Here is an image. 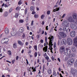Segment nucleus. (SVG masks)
<instances>
[{
	"instance_id": "f257e3e1",
	"label": "nucleus",
	"mask_w": 77,
	"mask_h": 77,
	"mask_svg": "<svg viewBox=\"0 0 77 77\" xmlns=\"http://www.w3.org/2000/svg\"><path fill=\"white\" fill-rule=\"evenodd\" d=\"M48 39H49V43L48 45H49V49L50 50L51 52V53H53V51H52V49H53V48H52V46L53 45V41H54V37L53 36H51L49 37Z\"/></svg>"
},
{
	"instance_id": "f03ea898",
	"label": "nucleus",
	"mask_w": 77,
	"mask_h": 77,
	"mask_svg": "<svg viewBox=\"0 0 77 77\" xmlns=\"http://www.w3.org/2000/svg\"><path fill=\"white\" fill-rule=\"evenodd\" d=\"M62 24L64 26L63 28V30H66V28L68 27V26L69 24V22L67 20H64L62 22Z\"/></svg>"
},
{
	"instance_id": "7ed1b4c3",
	"label": "nucleus",
	"mask_w": 77,
	"mask_h": 77,
	"mask_svg": "<svg viewBox=\"0 0 77 77\" xmlns=\"http://www.w3.org/2000/svg\"><path fill=\"white\" fill-rule=\"evenodd\" d=\"M71 53V50L70 49V48L69 47L66 48L64 51V54L66 56H68V55H69Z\"/></svg>"
},
{
	"instance_id": "20e7f679",
	"label": "nucleus",
	"mask_w": 77,
	"mask_h": 77,
	"mask_svg": "<svg viewBox=\"0 0 77 77\" xmlns=\"http://www.w3.org/2000/svg\"><path fill=\"white\" fill-rule=\"evenodd\" d=\"M75 62V60L73 58L70 59L67 61V64L69 65H72Z\"/></svg>"
},
{
	"instance_id": "39448f33",
	"label": "nucleus",
	"mask_w": 77,
	"mask_h": 77,
	"mask_svg": "<svg viewBox=\"0 0 77 77\" xmlns=\"http://www.w3.org/2000/svg\"><path fill=\"white\" fill-rule=\"evenodd\" d=\"M65 51V46H62L59 49V51L60 54H62L63 53L64 54Z\"/></svg>"
},
{
	"instance_id": "423d86ee",
	"label": "nucleus",
	"mask_w": 77,
	"mask_h": 77,
	"mask_svg": "<svg viewBox=\"0 0 77 77\" xmlns=\"http://www.w3.org/2000/svg\"><path fill=\"white\" fill-rule=\"evenodd\" d=\"M70 72L71 74H72L74 75H75L77 74V70L75 69H73L72 68L71 69Z\"/></svg>"
},
{
	"instance_id": "0eeeda50",
	"label": "nucleus",
	"mask_w": 77,
	"mask_h": 77,
	"mask_svg": "<svg viewBox=\"0 0 77 77\" xmlns=\"http://www.w3.org/2000/svg\"><path fill=\"white\" fill-rule=\"evenodd\" d=\"M59 35L63 38H65L66 37V34L64 32H60Z\"/></svg>"
},
{
	"instance_id": "6e6552de",
	"label": "nucleus",
	"mask_w": 77,
	"mask_h": 77,
	"mask_svg": "<svg viewBox=\"0 0 77 77\" xmlns=\"http://www.w3.org/2000/svg\"><path fill=\"white\" fill-rule=\"evenodd\" d=\"M68 21L70 23H75V21H74V19L72 18V17L71 16H70L67 19Z\"/></svg>"
},
{
	"instance_id": "1a4fd4ad",
	"label": "nucleus",
	"mask_w": 77,
	"mask_h": 77,
	"mask_svg": "<svg viewBox=\"0 0 77 77\" xmlns=\"http://www.w3.org/2000/svg\"><path fill=\"white\" fill-rule=\"evenodd\" d=\"M67 42L68 45H71L72 44V40L70 38H67Z\"/></svg>"
},
{
	"instance_id": "9d476101",
	"label": "nucleus",
	"mask_w": 77,
	"mask_h": 77,
	"mask_svg": "<svg viewBox=\"0 0 77 77\" xmlns=\"http://www.w3.org/2000/svg\"><path fill=\"white\" fill-rule=\"evenodd\" d=\"M73 45L77 48V37L73 39Z\"/></svg>"
},
{
	"instance_id": "9b49d317",
	"label": "nucleus",
	"mask_w": 77,
	"mask_h": 77,
	"mask_svg": "<svg viewBox=\"0 0 77 77\" xmlns=\"http://www.w3.org/2000/svg\"><path fill=\"white\" fill-rule=\"evenodd\" d=\"M71 28L73 30H76L77 27L75 25H74L73 23H71L70 25Z\"/></svg>"
},
{
	"instance_id": "f8f14e48",
	"label": "nucleus",
	"mask_w": 77,
	"mask_h": 77,
	"mask_svg": "<svg viewBox=\"0 0 77 77\" xmlns=\"http://www.w3.org/2000/svg\"><path fill=\"white\" fill-rule=\"evenodd\" d=\"M75 35V32L74 31H72L70 33V36L71 37H74Z\"/></svg>"
},
{
	"instance_id": "ddd939ff",
	"label": "nucleus",
	"mask_w": 77,
	"mask_h": 77,
	"mask_svg": "<svg viewBox=\"0 0 77 77\" xmlns=\"http://www.w3.org/2000/svg\"><path fill=\"white\" fill-rule=\"evenodd\" d=\"M72 17L74 20H75L76 21H77V14L75 13L73 14L72 15Z\"/></svg>"
},
{
	"instance_id": "4468645a",
	"label": "nucleus",
	"mask_w": 77,
	"mask_h": 77,
	"mask_svg": "<svg viewBox=\"0 0 77 77\" xmlns=\"http://www.w3.org/2000/svg\"><path fill=\"white\" fill-rule=\"evenodd\" d=\"M17 33L16 30H14L11 32V34L12 36H15Z\"/></svg>"
},
{
	"instance_id": "2eb2a0df",
	"label": "nucleus",
	"mask_w": 77,
	"mask_h": 77,
	"mask_svg": "<svg viewBox=\"0 0 77 77\" xmlns=\"http://www.w3.org/2000/svg\"><path fill=\"white\" fill-rule=\"evenodd\" d=\"M61 42L62 44H66L67 43L66 40L65 39H63L62 40Z\"/></svg>"
},
{
	"instance_id": "dca6fc26",
	"label": "nucleus",
	"mask_w": 77,
	"mask_h": 77,
	"mask_svg": "<svg viewBox=\"0 0 77 77\" xmlns=\"http://www.w3.org/2000/svg\"><path fill=\"white\" fill-rule=\"evenodd\" d=\"M4 40H5V42H8V41H9V39H8V38H5L2 39V42H3V41H4Z\"/></svg>"
},
{
	"instance_id": "f3484780",
	"label": "nucleus",
	"mask_w": 77,
	"mask_h": 77,
	"mask_svg": "<svg viewBox=\"0 0 77 77\" xmlns=\"http://www.w3.org/2000/svg\"><path fill=\"white\" fill-rule=\"evenodd\" d=\"M47 72L48 74H51L52 73V71L51 69H49L47 71Z\"/></svg>"
},
{
	"instance_id": "a211bd4d",
	"label": "nucleus",
	"mask_w": 77,
	"mask_h": 77,
	"mask_svg": "<svg viewBox=\"0 0 77 77\" xmlns=\"http://www.w3.org/2000/svg\"><path fill=\"white\" fill-rule=\"evenodd\" d=\"M17 42L18 44L20 45H21V46H22V45H23L24 44L23 43H22V42H21V41L20 40H18L17 41Z\"/></svg>"
},
{
	"instance_id": "6ab92c4d",
	"label": "nucleus",
	"mask_w": 77,
	"mask_h": 77,
	"mask_svg": "<svg viewBox=\"0 0 77 77\" xmlns=\"http://www.w3.org/2000/svg\"><path fill=\"white\" fill-rule=\"evenodd\" d=\"M13 48H17V43H14L13 44Z\"/></svg>"
},
{
	"instance_id": "aec40b11",
	"label": "nucleus",
	"mask_w": 77,
	"mask_h": 77,
	"mask_svg": "<svg viewBox=\"0 0 77 77\" xmlns=\"http://www.w3.org/2000/svg\"><path fill=\"white\" fill-rule=\"evenodd\" d=\"M75 55L74 53H72L71 54H70L69 56V58H71V57H74V56H75Z\"/></svg>"
},
{
	"instance_id": "412c9836",
	"label": "nucleus",
	"mask_w": 77,
	"mask_h": 77,
	"mask_svg": "<svg viewBox=\"0 0 77 77\" xmlns=\"http://www.w3.org/2000/svg\"><path fill=\"white\" fill-rule=\"evenodd\" d=\"M72 50L73 52H76V51H77L75 48L74 47H72Z\"/></svg>"
},
{
	"instance_id": "4be33fe9",
	"label": "nucleus",
	"mask_w": 77,
	"mask_h": 77,
	"mask_svg": "<svg viewBox=\"0 0 77 77\" xmlns=\"http://www.w3.org/2000/svg\"><path fill=\"white\" fill-rule=\"evenodd\" d=\"M24 30V28L22 27H20L19 29V32H23Z\"/></svg>"
},
{
	"instance_id": "5701e85b",
	"label": "nucleus",
	"mask_w": 77,
	"mask_h": 77,
	"mask_svg": "<svg viewBox=\"0 0 77 77\" xmlns=\"http://www.w3.org/2000/svg\"><path fill=\"white\" fill-rule=\"evenodd\" d=\"M5 32L6 34H8V33H9V29H8V28H5Z\"/></svg>"
},
{
	"instance_id": "b1692460",
	"label": "nucleus",
	"mask_w": 77,
	"mask_h": 77,
	"mask_svg": "<svg viewBox=\"0 0 77 77\" xmlns=\"http://www.w3.org/2000/svg\"><path fill=\"white\" fill-rule=\"evenodd\" d=\"M44 51L45 52H46L47 51V46H46L45 47H44L43 49Z\"/></svg>"
},
{
	"instance_id": "393cba45",
	"label": "nucleus",
	"mask_w": 77,
	"mask_h": 77,
	"mask_svg": "<svg viewBox=\"0 0 77 77\" xmlns=\"http://www.w3.org/2000/svg\"><path fill=\"white\" fill-rule=\"evenodd\" d=\"M8 15V12H5L4 14V16L5 17H7Z\"/></svg>"
},
{
	"instance_id": "a878e982",
	"label": "nucleus",
	"mask_w": 77,
	"mask_h": 77,
	"mask_svg": "<svg viewBox=\"0 0 77 77\" xmlns=\"http://www.w3.org/2000/svg\"><path fill=\"white\" fill-rule=\"evenodd\" d=\"M30 10L32 11H35V7L31 6L30 8Z\"/></svg>"
},
{
	"instance_id": "bb28decb",
	"label": "nucleus",
	"mask_w": 77,
	"mask_h": 77,
	"mask_svg": "<svg viewBox=\"0 0 77 77\" xmlns=\"http://www.w3.org/2000/svg\"><path fill=\"white\" fill-rule=\"evenodd\" d=\"M38 47L41 48H43V45H42V43H40L38 45Z\"/></svg>"
},
{
	"instance_id": "cd10ccee",
	"label": "nucleus",
	"mask_w": 77,
	"mask_h": 77,
	"mask_svg": "<svg viewBox=\"0 0 77 77\" xmlns=\"http://www.w3.org/2000/svg\"><path fill=\"white\" fill-rule=\"evenodd\" d=\"M7 53L9 55V56H11L12 54V53L11 52V51H8L7 52Z\"/></svg>"
},
{
	"instance_id": "c85d7f7f",
	"label": "nucleus",
	"mask_w": 77,
	"mask_h": 77,
	"mask_svg": "<svg viewBox=\"0 0 77 77\" xmlns=\"http://www.w3.org/2000/svg\"><path fill=\"white\" fill-rule=\"evenodd\" d=\"M74 66L75 67H77V60H76L75 61V63L74 64Z\"/></svg>"
},
{
	"instance_id": "c756f323",
	"label": "nucleus",
	"mask_w": 77,
	"mask_h": 77,
	"mask_svg": "<svg viewBox=\"0 0 77 77\" xmlns=\"http://www.w3.org/2000/svg\"><path fill=\"white\" fill-rule=\"evenodd\" d=\"M59 8H57L54 9V12H56V11H59Z\"/></svg>"
},
{
	"instance_id": "7c9ffc66",
	"label": "nucleus",
	"mask_w": 77,
	"mask_h": 77,
	"mask_svg": "<svg viewBox=\"0 0 77 77\" xmlns=\"http://www.w3.org/2000/svg\"><path fill=\"white\" fill-rule=\"evenodd\" d=\"M34 17L35 18H38L39 17V15H38V14H36L34 15Z\"/></svg>"
},
{
	"instance_id": "2f4dec72",
	"label": "nucleus",
	"mask_w": 77,
	"mask_h": 77,
	"mask_svg": "<svg viewBox=\"0 0 77 77\" xmlns=\"http://www.w3.org/2000/svg\"><path fill=\"white\" fill-rule=\"evenodd\" d=\"M44 17H45V15L42 14L41 16V18L42 20H43Z\"/></svg>"
},
{
	"instance_id": "473e14b6",
	"label": "nucleus",
	"mask_w": 77,
	"mask_h": 77,
	"mask_svg": "<svg viewBox=\"0 0 77 77\" xmlns=\"http://www.w3.org/2000/svg\"><path fill=\"white\" fill-rule=\"evenodd\" d=\"M19 22L20 23H23L24 22V20H19Z\"/></svg>"
},
{
	"instance_id": "72a5a7b5",
	"label": "nucleus",
	"mask_w": 77,
	"mask_h": 77,
	"mask_svg": "<svg viewBox=\"0 0 77 77\" xmlns=\"http://www.w3.org/2000/svg\"><path fill=\"white\" fill-rule=\"evenodd\" d=\"M27 8H26L25 10V13H24L25 14V15H26V14H27Z\"/></svg>"
},
{
	"instance_id": "f704fd0d",
	"label": "nucleus",
	"mask_w": 77,
	"mask_h": 77,
	"mask_svg": "<svg viewBox=\"0 0 77 77\" xmlns=\"http://www.w3.org/2000/svg\"><path fill=\"white\" fill-rule=\"evenodd\" d=\"M18 17V13H16V14L15 16V18H17Z\"/></svg>"
},
{
	"instance_id": "c9c22d12",
	"label": "nucleus",
	"mask_w": 77,
	"mask_h": 77,
	"mask_svg": "<svg viewBox=\"0 0 77 77\" xmlns=\"http://www.w3.org/2000/svg\"><path fill=\"white\" fill-rule=\"evenodd\" d=\"M53 75L54 76H56L57 75L56 74V72L55 71H54L53 72Z\"/></svg>"
},
{
	"instance_id": "e433bc0d",
	"label": "nucleus",
	"mask_w": 77,
	"mask_h": 77,
	"mask_svg": "<svg viewBox=\"0 0 77 77\" xmlns=\"http://www.w3.org/2000/svg\"><path fill=\"white\" fill-rule=\"evenodd\" d=\"M33 22H34V21L32 20L31 22V26H33Z\"/></svg>"
},
{
	"instance_id": "4c0bfd02",
	"label": "nucleus",
	"mask_w": 77,
	"mask_h": 77,
	"mask_svg": "<svg viewBox=\"0 0 77 77\" xmlns=\"http://www.w3.org/2000/svg\"><path fill=\"white\" fill-rule=\"evenodd\" d=\"M34 55H35V57H37V55H38V53H37V52H35V53Z\"/></svg>"
},
{
	"instance_id": "58836bf2",
	"label": "nucleus",
	"mask_w": 77,
	"mask_h": 77,
	"mask_svg": "<svg viewBox=\"0 0 77 77\" xmlns=\"http://www.w3.org/2000/svg\"><path fill=\"white\" fill-rule=\"evenodd\" d=\"M20 7H17L16 8V10H17V11H18V10H20Z\"/></svg>"
},
{
	"instance_id": "ea45409f",
	"label": "nucleus",
	"mask_w": 77,
	"mask_h": 77,
	"mask_svg": "<svg viewBox=\"0 0 77 77\" xmlns=\"http://www.w3.org/2000/svg\"><path fill=\"white\" fill-rule=\"evenodd\" d=\"M36 14V12L35 11H33L32 14H33V15H34V14Z\"/></svg>"
},
{
	"instance_id": "a19ab883",
	"label": "nucleus",
	"mask_w": 77,
	"mask_h": 77,
	"mask_svg": "<svg viewBox=\"0 0 77 77\" xmlns=\"http://www.w3.org/2000/svg\"><path fill=\"white\" fill-rule=\"evenodd\" d=\"M18 4L19 5H21V4H22V2H21V1H19L18 3Z\"/></svg>"
},
{
	"instance_id": "79ce46f5",
	"label": "nucleus",
	"mask_w": 77,
	"mask_h": 77,
	"mask_svg": "<svg viewBox=\"0 0 77 77\" xmlns=\"http://www.w3.org/2000/svg\"><path fill=\"white\" fill-rule=\"evenodd\" d=\"M34 49L35 50H37V46L36 45H35L34 46Z\"/></svg>"
},
{
	"instance_id": "37998d69",
	"label": "nucleus",
	"mask_w": 77,
	"mask_h": 77,
	"mask_svg": "<svg viewBox=\"0 0 77 77\" xmlns=\"http://www.w3.org/2000/svg\"><path fill=\"white\" fill-rule=\"evenodd\" d=\"M50 14V11H48L47 12V14L48 15H49V14Z\"/></svg>"
},
{
	"instance_id": "c03bdc74",
	"label": "nucleus",
	"mask_w": 77,
	"mask_h": 77,
	"mask_svg": "<svg viewBox=\"0 0 77 77\" xmlns=\"http://www.w3.org/2000/svg\"><path fill=\"white\" fill-rule=\"evenodd\" d=\"M12 11V8H11L9 10V12H11Z\"/></svg>"
},
{
	"instance_id": "a18cd8bd",
	"label": "nucleus",
	"mask_w": 77,
	"mask_h": 77,
	"mask_svg": "<svg viewBox=\"0 0 77 77\" xmlns=\"http://www.w3.org/2000/svg\"><path fill=\"white\" fill-rule=\"evenodd\" d=\"M45 59H46V60H48V59H49V57H48V56H47L45 57Z\"/></svg>"
},
{
	"instance_id": "49530a36",
	"label": "nucleus",
	"mask_w": 77,
	"mask_h": 77,
	"mask_svg": "<svg viewBox=\"0 0 77 77\" xmlns=\"http://www.w3.org/2000/svg\"><path fill=\"white\" fill-rule=\"evenodd\" d=\"M28 21H29V18L28 17H27L26 18V22H28Z\"/></svg>"
},
{
	"instance_id": "de8ad7c7",
	"label": "nucleus",
	"mask_w": 77,
	"mask_h": 77,
	"mask_svg": "<svg viewBox=\"0 0 77 77\" xmlns=\"http://www.w3.org/2000/svg\"><path fill=\"white\" fill-rule=\"evenodd\" d=\"M48 26H47L45 27L46 30H48Z\"/></svg>"
},
{
	"instance_id": "09e8293b",
	"label": "nucleus",
	"mask_w": 77,
	"mask_h": 77,
	"mask_svg": "<svg viewBox=\"0 0 77 77\" xmlns=\"http://www.w3.org/2000/svg\"><path fill=\"white\" fill-rule=\"evenodd\" d=\"M65 15H66V14H64L63 16L62 17V18H64V17H65Z\"/></svg>"
},
{
	"instance_id": "8fccbe9b",
	"label": "nucleus",
	"mask_w": 77,
	"mask_h": 77,
	"mask_svg": "<svg viewBox=\"0 0 77 77\" xmlns=\"http://www.w3.org/2000/svg\"><path fill=\"white\" fill-rule=\"evenodd\" d=\"M8 6L9 5H7V4H5L4 5V7H5V8H6V7L8 8Z\"/></svg>"
},
{
	"instance_id": "3c124183",
	"label": "nucleus",
	"mask_w": 77,
	"mask_h": 77,
	"mask_svg": "<svg viewBox=\"0 0 77 77\" xmlns=\"http://www.w3.org/2000/svg\"><path fill=\"white\" fill-rule=\"evenodd\" d=\"M2 44H8V42H3V43H2Z\"/></svg>"
},
{
	"instance_id": "603ef678",
	"label": "nucleus",
	"mask_w": 77,
	"mask_h": 77,
	"mask_svg": "<svg viewBox=\"0 0 77 77\" xmlns=\"http://www.w3.org/2000/svg\"><path fill=\"white\" fill-rule=\"evenodd\" d=\"M33 2H35V0H32V4H33V5H34L35 4V3Z\"/></svg>"
},
{
	"instance_id": "864d4df0",
	"label": "nucleus",
	"mask_w": 77,
	"mask_h": 77,
	"mask_svg": "<svg viewBox=\"0 0 77 77\" xmlns=\"http://www.w3.org/2000/svg\"><path fill=\"white\" fill-rule=\"evenodd\" d=\"M15 60H14L12 61V64H14V62H15Z\"/></svg>"
},
{
	"instance_id": "5fc2aeb1",
	"label": "nucleus",
	"mask_w": 77,
	"mask_h": 77,
	"mask_svg": "<svg viewBox=\"0 0 77 77\" xmlns=\"http://www.w3.org/2000/svg\"><path fill=\"white\" fill-rule=\"evenodd\" d=\"M45 41L46 42H47V37H45Z\"/></svg>"
},
{
	"instance_id": "6e6d98bb",
	"label": "nucleus",
	"mask_w": 77,
	"mask_h": 77,
	"mask_svg": "<svg viewBox=\"0 0 77 77\" xmlns=\"http://www.w3.org/2000/svg\"><path fill=\"white\" fill-rule=\"evenodd\" d=\"M40 42H41V43H43V42H44V41L43 40L41 39L40 40Z\"/></svg>"
},
{
	"instance_id": "4d7b16f0",
	"label": "nucleus",
	"mask_w": 77,
	"mask_h": 77,
	"mask_svg": "<svg viewBox=\"0 0 77 77\" xmlns=\"http://www.w3.org/2000/svg\"><path fill=\"white\" fill-rule=\"evenodd\" d=\"M25 37V34L23 33V35H22V37H23V38Z\"/></svg>"
},
{
	"instance_id": "13d9d810",
	"label": "nucleus",
	"mask_w": 77,
	"mask_h": 77,
	"mask_svg": "<svg viewBox=\"0 0 77 77\" xmlns=\"http://www.w3.org/2000/svg\"><path fill=\"white\" fill-rule=\"evenodd\" d=\"M39 35L38 34L37 35V39H39Z\"/></svg>"
},
{
	"instance_id": "bf43d9fd",
	"label": "nucleus",
	"mask_w": 77,
	"mask_h": 77,
	"mask_svg": "<svg viewBox=\"0 0 77 77\" xmlns=\"http://www.w3.org/2000/svg\"><path fill=\"white\" fill-rule=\"evenodd\" d=\"M51 59L52 60H53V61H54V57H53V56H52L51 57Z\"/></svg>"
},
{
	"instance_id": "052dcab7",
	"label": "nucleus",
	"mask_w": 77,
	"mask_h": 77,
	"mask_svg": "<svg viewBox=\"0 0 77 77\" xmlns=\"http://www.w3.org/2000/svg\"><path fill=\"white\" fill-rule=\"evenodd\" d=\"M27 29L28 30H30V28H29V26H27Z\"/></svg>"
},
{
	"instance_id": "680f3d73",
	"label": "nucleus",
	"mask_w": 77,
	"mask_h": 77,
	"mask_svg": "<svg viewBox=\"0 0 77 77\" xmlns=\"http://www.w3.org/2000/svg\"><path fill=\"white\" fill-rule=\"evenodd\" d=\"M66 74V76H68V73L67 72H65Z\"/></svg>"
},
{
	"instance_id": "e2e57ef3",
	"label": "nucleus",
	"mask_w": 77,
	"mask_h": 77,
	"mask_svg": "<svg viewBox=\"0 0 77 77\" xmlns=\"http://www.w3.org/2000/svg\"><path fill=\"white\" fill-rule=\"evenodd\" d=\"M18 58H19V57H18V56H17L16 57V59L17 60H18Z\"/></svg>"
},
{
	"instance_id": "0e129e2a",
	"label": "nucleus",
	"mask_w": 77,
	"mask_h": 77,
	"mask_svg": "<svg viewBox=\"0 0 77 77\" xmlns=\"http://www.w3.org/2000/svg\"><path fill=\"white\" fill-rule=\"evenodd\" d=\"M36 77H41V76L39 75H36Z\"/></svg>"
},
{
	"instance_id": "69168bd1",
	"label": "nucleus",
	"mask_w": 77,
	"mask_h": 77,
	"mask_svg": "<svg viewBox=\"0 0 77 77\" xmlns=\"http://www.w3.org/2000/svg\"><path fill=\"white\" fill-rule=\"evenodd\" d=\"M44 57H45V56H47V55L46 53H45V54H44Z\"/></svg>"
},
{
	"instance_id": "338daca9",
	"label": "nucleus",
	"mask_w": 77,
	"mask_h": 77,
	"mask_svg": "<svg viewBox=\"0 0 77 77\" xmlns=\"http://www.w3.org/2000/svg\"><path fill=\"white\" fill-rule=\"evenodd\" d=\"M25 44L26 45H28L29 44V43L28 42H26L25 43Z\"/></svg>"
},
{
	"instance_id": "774afa93",
	"label": "nucleus",
	"mask_w": 77,
	"mask_h": 77,
	"mask_svg": "<svg viewBox=\"0 0 77 77\" xmlns=\"http://www.w3.org/2000/svg\"><path fill=\"white\" fill-rule=\"evenodd\" d=\"M45 23V22H44V21H42V25H44V24Z\"/></svg>"
}]
</instances>
